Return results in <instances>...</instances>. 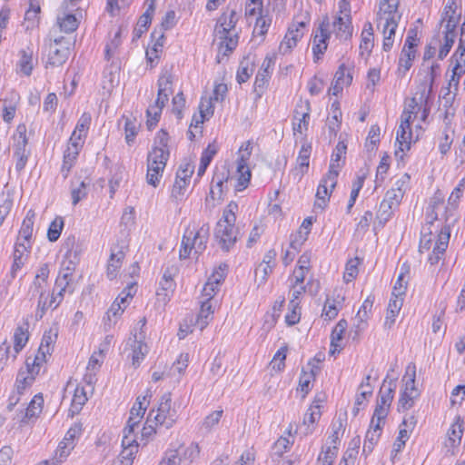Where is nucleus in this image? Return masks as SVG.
<instances>
[{
	"label": "nucleus",
	"instance_id": "nucleus-43",
	"mask_svg": "<svg viewBox=\"0 0 465 465\" xmlns=\"http://www.w3.org/2000/svg\"><path fill=\"white\" fill-rule=\"evenodd\" d=\"M84 145L68 140L66 148L63 155L61 173L64 178H67L72 168L75 165L80 151Z\"/></svg>",
	"mask_w": 465,
	"mask_h": 465
},
{
	"label": "nucleus",
	"instance_id": "nucleus-46",
	"mask_svg": "<svg viewBox=\"0 0 465 465\" xmlns=\"http://www.w3.org/2000/svg\"><path fill=\"white\" fill-rule=\"evenodd\" d=\"M123 450L120 454L123 465H132L139 450V444L134 434L124 431Z\"/></svg>",
	"mask_w": 465,
	"mask_h": 465
},
{
	"label": "nucleus",
	"instance_id": "nucleus-24",
	"mask_svg": "<svg viewBox=\"0 0 465 465\" xmlns=\"http://www.w3.org/2000/svg\"><path fill=\"white\" fill-rule=\"evenodd\" d=\"M338 177L326 173L320 180L315 193L313 206L315 209L324 210L329 205L331 197L337 186Z\"/></svg>",
	"mask_w": 465,
	"mask_h": 465
},
{
	"label": "nucleus",
	"instance_id": "nucleus-12",
	"mask_svg": "<svg viewBox=\"0 0 465 465\" xmlns=\"http://www.w3.org/2000/svg\"><path fill=\"white\" fill-rule=\"evenodd\" d=\"M169 157V149L152 147L148 152L145 180L149 185L153 188L160 185Z\"/></svg>",
	"mask_w": 465,
	"mask_h": 465
},
{
	"label": "nucleus",
	"instance_id": "nucleus-33",
	"mask_svg": "<svg viewBox=\"0 0 465 465\" xmlns=\"http://www.w3.org/2000/svg\"><path fill=\"white\" fill-rule=\"evenodd\" d=\"M274 64L275 57L273 55H266L262 61L260 71L256 74L253 84V89L258 97H261L266 90L274 68Z\"/></svg>",
	"mask_w": 465,
	"mask_h": 465
},
{
	"label": "nucleus",
	"instance_id": "nucleus-48",
	"mask_svg": "<svg viewBox=\"0 0 465 465\" xmlns=\"http://www.w3.org/2000/svg\"><path fill=\"white\" fill-rule=\"evenodd\" d=\"M411 274V264L404 262L400 269V273L394 283L391 298L401 299L404 301L406 295L408 282Z\"/></svg>",
	"mask_w": 465,
	"mask_h": 465
},
{
	"label": "nucleus",
	"instance_id": "nucleus-18",
	"mask_svg": "<svg viewBox=\"0 0 465 465\" xmlns=\"http://www.w3.org/2000/svg\"><path fill=\"white\" fill-rule=\"evenodd\" d=\"M153 398L151 389H146L143 394L138 395L130 410V415L124 431L134 434V430L139 427L143 420L145 411Z\"/></svg>",
	"mask_w": 465,
	"mask_h": 465
},
{
	"label": "nucleus",
	"instance_id": "nucleus-55",
	"mask_svg": "<svg viewBox=\"0 0 465 465\" xmlns=\"http://www.w3.org/2000/svg\"><path fill=\"white\" fill-rule=\"evenodd\" d=\"M30 338L29 322L26 321L23 324L15 327L12 341H13V351L19 354L25 347L27 345Z\"/></svg>",
	"mask_w": 465,
	"mask_h": 465
},
{
	"label": "nucleus",
	"instance_id": "nucleus-61",
	"mask_svg": "<svg viewBox=\"0 0 465 465\" xmlns=\"http://www.w3.org/2000/svg\"><path fill=\"white\" fill-rule=\"evenodd\" d=\"M363 264V258L355 256L347 260L344 271L342 273V279L345 283L354 282L360 272V267Z\"/></svg>",
	"mask_w": 465,
	"mask_h": 465
},
{
	"label": "nucleus",
	"instance_id": "nucleus-44",
	"mask_svg": "<svg viewBox=\"0 0 465 465\" xmlns=\"http://www.w3.org/2000/svg\"><path fill=\"white\" fill-rule=\"evenodd\" d=\"M348 328V322L341 319L333 327L331 332V342L329 354L336 357L343 350L342 340Z\"/></svg>",
	"mask_w": 465,
	"mask_h": 465
},
{
	"label": "nucleus",
	"instance_id": "nucleus-63",
	"mask_svg": "<svg viewBox=\"0 0 465 465\" xmlns=\"http://www.w3.org/2000/svg\"><path fill=\"white\" fill-rule=\"evenodd\" d=\"M403 302L404 301L401 299L390 298L383 323L385 328L391 329L395 324L396 319L402 308Z\"/></svg>",
	"mask_w": 465,
	"mask_h": 465
},
{
	"label": "nucleus",
	"instance_id": "nucleus-7",
	"mask_svg": "<svg viewBox=\"0 0 465 465\" xmlns=\"http://www.w3.org/2000/svg\"><path fill=\"white\" fill-rule=\"evenodd\" d=\"M311 20L310 13L302 9L292 16L280 42V53L283 54H290L298 46L309 29Z\"/></svg>",
	"mask_w": 465,
	"mask_h": 465
},
{
	"label": "nucleus",
	"instance_id": "nucleus-45",
	"mask_svg": "<svg viewBox=\"0 0 465 465\" xmlns=\"http://www.w3.org/2000/svg\"><path fill=\"white\" fill-rule=\"evenodd\" d=\"M238 21L239 16L235 10L231 9L223 12L216 21L213 34L238 32L236 29Z\"/></svg>",
	"mask_w": 465,
	"mask_h": 465
},
{
	"label": "nucleus",
	"instance_id": "nucleus-64",
	"mask_svg": "<svg viewBox=\"0 0 465 465\" xmlns=\"http://www.w3.org/2000/svg\"><path fill=\"white\" fill-rule=\"evenodd\" d=\"M35 215V210L29 209L26 212L19 229V235L28 243L31 242L33 237Z\"/></svg>",
	"mask_w": 465,
	"mask_h": 465
},
{
	"label": "nucleus",
	"instance_id": "nucleus-37",
	"mask_svg": "<svg viewBox=\"0 0 465 465\" xmlns=\"http://www.w3.org/2000/svg\"><path fill=\"white\" fill-rule=\"evenodd\" d=\"M348 424L347 411H340L333 418L331 424V433L328 437L330 441L329 447H336L339 450L341 440L344 435Z\"/></svg>",
	"mask_w": 465,
	"mask_h": 465
},
{
	"label": "nucleus",
	"instance_id": "nucleus-10",
	"mask_svg": "<svg viewBox=\"0 0 465 465\" xmlns=\"http://www.w3.org/2000/svg\"><path fill=\"white\" fill-rule=\"evenodd\" d=\"M312 254L310 250L304 251L297 259L296 263L288 276L290 295L303 297L307 292L306 279L312 273Z\"/></svg>",
	"mask_w": 465,
	"mask_h": 465
},
{
	"label": "nucleus",
	"instance_id": "nucleus-25",
	"mask_svg": "<svg viewBox=\"0 0 465 465\" xmlns=\"http://www.w3.org/2000/svg\"><path fill=\"white\" fill-rule=\"evenodd\" d=\"M70 55L69 44L63 38L50 41L47 46L45 68H54L63 65Z\"/></svg>",
	"mask_w": 465,
	"mask_h": 465
},
{
	"label": "nucleus",
	"instance_id": "nucleus-30",
	"mask_svg": "<svg viewBox=\"0 0 465 465\" xmlns=\"http://www.w3.org/2000/svg\"><path fill=\"white\" fill-rule=\"evenodd\" d=\"M464 431V419L457 415L450 424L444 440V449L450 455L456 454L460 446Z\"/></svg>",
	"mask_w": 465,
	"mask_h": 465
},
{
	"label": "nucleus",
	"instance_id": "nucleus-52",
	"mask_svg": "<svg viewBox=\"0 0 465 465\" xmlns=\"http://www.w3.org/2000/svg\"><path fill=\"white\" fill-rule=\"evenodd\" d=\"M149 352V347L143 340H134L130 344V352L128 358L134 369L141 366Z\"/></svg>",
	"mask_w": 465,
	"mask_h": 465
},
{
	"label": "nucleus",
	"instance_id": "nucleus-22",
	"mask_svg": "<svg viewBox=\"0 0 465 465\" xmlns=\"http://www.w3.org/2000/svg\"><path fill=\"white\" fill-rule=\"evenodd\" d=\"M193 172L194 164L193 162H186L179 166L171 190V197L176 202L183 201L185 198Z\"/></svg>",
	"mask_w": 465,
	"mask_h": 465
},
{
	"label": "nucleus",
	"instance_id": "nucleus-49",
	"mask_svg": "<svg viewBox=\"0 0 465 465\" xmlns=\"http://www.w3.org/2000/svg\"><path fill=\"white\" fill-rule=\"evenodd\" d=\"M302 297H295L291 295L288 306L284 314V323L288 327L297 325L302 320V307L301 299Z\"/></svg>",
	"mask_w": 465,
	"mask_h": 465
},
{
	"label": "nucleus",
	"instance_id": "nucleus-5",
	"mask_svg": "<svg viewBox=\"0 0 465 465\" xmlns=\"http://www.w3.org/2000/svg\"><path fill=\"white\" fill-rule=\"evenodd\" d=\"M176 420V411L172 408V399L169 393L163 394L157 406L153 408L147 416L142 429V438L148 440L156 433L158 426L172 427Z\"/></svg>",
	"mask_w": 465,
	"mask_h": 465
},
{
	"label": "nucleus",
	"instance_id": "nucleus-58",
	"mask_svg": "<svg viewBox=\"0 0 465 465\" xmlns=\"http://www.w3.org/2000/svg\"><path fill=\"white\" fill-rule=\"evenodd\" d=\"M88 398L84 388L79 384L74 387L68 415L73 418L77 415L86 403Z\"/></svg>",
	"mask_w": 465,
	"mask_h": 465
},
{
	"label": "nucleus",
	"instance_id": "nucleus-53",
	"mask_svg": "<svg viewBox=\"0 0 465 465\" xmlns=\"http://www.w3.org/2000/svg\"><path fill=\"white\" fill-rule=\"evenodd\" d=\"M219 149L220 146L215 140L209 143L203 149L201 153L200 163L197 168V179H201L203 176L213 157L218 153Z\"/></svg>",
	"mask_w": 465,
	"mask_h": 465
},
{
	"label": "nucleus",
	"instance_id": "nucleus-15",
	"mask_svg": "<svg viewBox=\"0 0 465 465\" xmlns=\"http://www.w3.org/2000/svg\"><path fill=\"white\" fill-rule=\"evenodd\" d=\"M417 368L414 362L406 366L402 378L403 389L398 401V411H408L414 406L415 401L420 397V391L415 385Z\"/></svg>",
	"mask_w": 465,
	"mask_h": 465
},
{
	"label": "nucleus",
	"instance_id": "nucleus-34",
	"mask_svg": "<svg viewBox=\"0 0 465 465\" xmlns=\"http://www.w3.org/2000/svg\"><path fill=\"white\" fill-rule=\"evenodd\" d=\"M460 17L461 0H447L440 15V23L445 29L456 30Z\"/></svg>",
	"mask_w": 465,
	"mask_h": 465
},
{
	"label": "nucleus",
	"instance_id": "nucleus-9",
	"mask_svg": "<svg viewBox=\"0 0 465 465\" xmlns=\"http://www.w3.org/2000/svg\"><path fill=\"white\" fill-rule=\"evenodd\" d=\"M450 236V231L446 227L436 232L423 230L420 239L419 252L420 253L431 252L428 262L431 265L437 264L448 247Z\"/></svg>",
	"mask_w": 465,
	"mask_h": 465
},
{
	"label": "nucleus",
	"instance_id": "nucleus-29",
	"mask_svg": "<svg viewBox=\"0 0 465 465\" xmlns=\"http://www.w3.org/2000/svg\"><path fill=\"white\" fill-rule=\"evenodd\" d=\"M16 56V74L26 77L31 76L38 63L37 55L35 54L34 48L31 45L23 47L18 50Z\"/></svg>",
	"mask_w": 465,
	"mask_h": 465
},
{
	"label": "nucleus",
	"instance_id": "nucleus-26",
	"mask_svg": "<svg viewBox=\"0 0 465 465\" xmlns=\"http://www.w3.org/2000/svg\"><path fill=\"white\" fill-rule=\"evenodd\" d=\"M239 32L213 34V43H215L217 49V63H222L235 51L239 44Z\"/></svg>",
	"mask_w": 465,
	"mask_h": 465
},
{
	"label": "nucleus",
	"instance_id": "nucleus-4",
	"mask_svg": "<svg viewBox=\"0 0 465 465\" xmlns=\"http://www.w3.org/2000/svg\"><path fill=\"white\" fill-rule=\"evenodd\" d=\"M210 235L208 223L201 220H193L189 223L182 237L179 249V257L187 259L194 255L202 254L207 246Z\"/></svg>",
	"mask_w": 465,
	"mask_h": 465
},
{
	"label": "nucleus",
	"instance_id": "nucleus-40",
	"mask_svg": "<svg viewBox=\"0 0 465 465\" xmlns=\"http://www.w3.org/2000/svg\"><path fill=\"white\" fill-rule=\"evenodd\" d=\"M126 248L124 245L120 246L119 243L112 247L106 264V277L109 280H114L118 276L125 257Z\"/></svg>",
	"mask_w": 465,
	"mask_h": 465
},
{
	"label": "nucleus",
	"instance_id": "nucleus-38",
	"mask_svg": "<svg viewBox=\"0 0 465 465\" xmlns=\"http://www.w3.org/2000/svg\"><path fill=\"white\" fill-rule=\"evenodd\" d=\"M347 134L341 136L331 155V161L326 173L339 176L341 170L345 164L347 153Z\"/></svg>",
	"mask_w": 465,
	"mask_h": 465
},
{
	"label": "nucleus",
	"instance_id": "nucleus-54",
	"mask_svg": "<svg viewBox=\"0 0 465 465\" xmlns=\"http://www.w3.org/2000/svg\"><path fill=\"white\" fill-rule=\"evenodd\" d=\"M124 123L123 130L124 141L129 146H133L140 131V124L136 117L133 115L123 114L120 119Z\"/></svg>",
	"mask_w": 465,
	"mask_h": 465
},
{
	"label": "nucleus",
	"instance_id": "nucleus-56",
	"mask_svg": "<svg viewBox=\"0 0 465 465\" xmlns=\"http://www.w3.org/2000/svg\"><path fill=\"white\" fill-rule=\"evenodd\" d=\"M164 45V36L161 35L157 39H153L146 49V59L151 67L155 66L161 58Z\"/></svg>",
	"mask_w": 465,
	"mask_h": 465
},
{
	"label": "nucleus",
	"instance_id": "nucleus-14",
	"mask_svg": "<svg viewBox=\"0 0 465 465\" xmlns=\"http://www.w3.org/2000/svg\"><path fill=\"white\" fill-rule=\"evenodd\" d=\"M420 37L416 29H410L405 38L404 45L401 50L396 74L399 77H404L413 65V62L418 54Z\"/></svg>",
	"mask_w": 465,
	"mask_h": 465
},
{
	"label": "nucleus",
	"instance_id": "nucleus-11",
	"mask_svg": "<svg viewBox=\"0 0 465 465\" xmlns=\"http://www.w3.org/2000/svg\"><path fill=\"white\" fill-rule=\"evenodd\" d=\"M424 130L419 129L418 132L411 124L405 125L404 123L400 122L394 142V157L398 163H405L412 145L420 140Z\"/></svg>",
	"mask_w": 465,
	"mask_h": 465
},
{
	"label": "nucleus",
	"instance_id": "nucleus-36",
	"mask_svg": "<svg viewBox=\"0 0 465 465\" xmlns=\"http://www.w3.org/2000/svg\"><path fill=\"white\" fill-rule=\"evenodd\" d=\"M342 124V112L341 101L335 98L330 104L328 114L325 120V126L330 138H334L340 132Z\"/></svg>",
	"mask_w": 465,
	"mask_h": 465
},
{
	"label": "nucleus",
	"instance_id": "nucleus-23",
	"mask_svg": "<svg viewBox=\"0 0 465 465\" xmlns=\"http://www.w3.org/2000/svg\"><path fill=\"white\" fill-rule=\"evenodd\" d=\"M228 94V84L224 76L213 82V88L209 96H202L198 109L204 112L206 116H213L214 114L215 104L224 101Z\"/></svg>",
	"mask_w": 465,
	"mask_h": 465
},
{
	"label": "nucleus",
	"instance_id": "nucleus-21",
	"mask_svg": "<svg viewBox=\"0 0 465 465\" xmlns=\"http://www.w3.org/2000/svg\"><path fill=\"white\" fill-rule=\"evenodd\" d=\"M312 106L308 100L302 101L296 104L293 117L292 120V130L294 136H301L307 140V133L309 131L311 121Z\"/></svg>",
	"mask_w": 465,
	"mask_h": 465
},
{
	"label": "nucleus",
	"instance_id": "nucleus-47",
	"mask_svg": "<svg viewBox=\"0 0 465 465\" xmlns=\"http://www.w3.org/2000/svg\"><path fill=\"white\" fill-rule=\"evenodd\" d=\"M92 124V115L89 112H84L70 135L69 140L84 145Z\"/></svg>",
	"mask_w": 465,
	"mask_h": 465
},
{
	"label": "nucleus",
	"instance_id": "nucleus-2",
	"mask_svg": "<svg viewBox=\"0 0 465 465\" xmlns=\"http://www.w3.org/2000/svg\"><path fill=\"white\" fill-rule=\"evenodd\" d=\"M394 393L395 390L391 387H381L379 391L373 413L364 436L362 454L365 456H369L373 451L381 437L394 399Z\"/></svg>",
	"mask_w": 465,
	"mask_h": 465
},
{
	"label": "nucleus",
	"instance_id": "nucleus-20",
	"mask_svg": "<svg viewBox=\"0 0 465 465\" xmlns=\"http://www.w3.org/2000/svg\"><path fill=\"white\" fill-rule=\"evenodd\" d=\"M327 401V396L324 392H318L314 395L313 400L309 405L306 412L303 415L302 426L304 428V434H312L320 421L322 411Z\"/></svg>",
	"mask_w": 465,
	"mask_h": 465
},
{
	"label": "nucleus",
	"instance_id": "nucleus-50",
	"mask_svg": "<svg viewBox=\"0 0 465 465\" xmlns=\"http://www.w3.org/2000/svg\"><path fill=\"white\" fill-rule=\"evenodd\" d=\"M30 246L26 247L22 243H15L12 253V264L10 267V276L15 279L18 272L24 267L28 258Z\"/></svg>",
	"mask_w": 465,
	"mask_h": 465
},
{
	"label": "nucleus",
	"instance_id": "nucleus-19",
	"mask_svg": "<svg viewBox=\"0 0 465 465\" xmlns=\"http://www.w3.org/2000/svg\"><path fill=\"white\" fill-rule=\"evenodd\" d=\"M346 301V290L341 286H337L326 295L321 318L327 322L335 320L343 308Z\"/></svg>",
	"mask_w": 465,
	"mask_h": 465
},
{
	"label": "nucleus",
	"instance_id": "nucleus-17",
	"mask_svg": "<svg viewBox=\"0 0 465 465\" xmlns=\"http://www.w3.org/2000/svg\"><path fill=\"white\" fill-rule=\"evenodd\" d=\"M355 64L353 61H344L337 67L331 86L327 91L328 95L339 99L344 89L349 88L354 80Z\"/></svg>",
	"mask_w": 465,
	"mask_h": 465
},
{
	"label": "nucleus",
	"instance_id": "nucleus-41",
	"mask_svg": "<svg viewBox=\"0 0 465 465\" xmlns=\"http://www.w3.org/2000/svg\"><path fill=\"white\" fill-rule=\"evenodd\" d=\"M157 96L153 104L163 109L173 92V76L171 74L165 73L161 74L157 81Z\"/></svg>",
	"mask_w": 465,
	"mask_h": 465
},
{
	"label": "nucleus",
	"instance_id": "nucleus-6",
	"mask_svg": "<svg viewBox=\"0 0 465 465\" xmlns=\"http://www.w3.org/2000/svg\"><path fill=\"white\" fill-rule=\"evenodd\" d=\"M238 209L237 203L230 202L223 210L222 216L215 225L214 237L225 251H229L237 242L238 229L235 223Z\"/></svg>",
	"mask_w": 465,
	"mask_h": 465
},
{
	"label": "nucleus",
	"instance_id": "nucleus-8",
	"mask_svg": "<svg viewBox=\"0 0 465 465\" xmlns=\"http://www.w3.org/2000/svg\"><path fill=\"white\" fill-rule=\"evenodd\" d=\"M122 45V28L118 26L113 36L108 39L104 45V59L106 61L104 77L109 78L111 87L118 84L120 73L123 66V59L120 57Z\"/></svg>",
	"mask_w": 465,
	"mask_h": 465
},
{
	"label": "nucleus",
	"instance_id": "nucleus-59",
	"mask_svg": "<svg viewBox=\"0 0 465 465\" xmlns=\"http://www.w3.org/2000/svg\"><path fill=\"white\" fill-rule=\"evenodd\" d=\"M214 310L212 302L201 301L200 310L196 316L195 324L203 331L213 320Z\"/></svg>",
	"mask_w": 465,
	"mask_h": 465
},
{
	"label": "nucleus",
	"instance_id": "nucleus-57",
	"mask_svg": "<svg viewBox=\"0 0 465 465\" xmlns=\"http://www.w3.org/2000/svg\"><path fill=\"white\" fill-rule=\"evenodd\" d=\"M59 333V326L54 323L44 331L38 349L45 351L46 354H53Z\"/></svg>",
	"mask_w": 465,
	"mask_h": 465
},
{
	"label": "nucleus",
	"instance_id": "nucleus-62",
	"mask_svg": "<svg viewBox=\"0 0 465 465\" xmlns=\"http://www.w3.org/2000/svg\"><path fill=\"white\" fill-rule=\"evenodd\" d=\"M175 272L173 269H166L160 281V287L157 291L158 296H163L164 298L169 297L175 289L174 282Z\"/></svg>",
	"mask_w": 465,
	"mask_h": 465
},
{
	"label": "nucleus",
	"instance_id": "nucleus-51",
	"mask_svg": "<svg viewBox=\"0 0 465 465\" xmlns=\"http://www.w3.org/2000/svg\"><path fill=\"white\" fill-rule=\"evenodd\" d=\"M252 171L249 166L235 165V171L231 176L233 181L235 193H241L248 188L251 183Z\"/></svg>",
	"mask_w": 465,
	"mask_h": 465
},
{
	"label": "nucleus",
	"instance_id": "nucleus-28",
	"mask_svg": "<svg viewBox=\"0 0 465 465\" xmlns=\"http://www.w3.org/2000/svg\"><path fill=\"white\" fill-rule=\"evenodd\" d=\"M276 265L277 252L274 248H270L264 252L262 261L257 264L254 270L255 282H258L259 286L267 282Z\"/></svg>",
	"mask_w": 465,
	"mask_h": 465
},
{
	"label": "nucleus",
	"instance_id": "nucleus-39",
	"mask_svg": "<svg viewBox=\"0 0 465 465\" xmlns=\"http://www.w3.org/2000/svg\"><path fill=\"white\" fill-rule=\"evenodd\" d=\"M373 394V386L371 384V376L367 375L358 387L355 395L352 415L356 417L361 411L364 410Z\"/></svg>",
	"mask_w": 465,
	"mask_h": 465
},
{
	"label": "nucleus",
	"instance_id": "nucleus-42",
	"mask_svg": "<svg viewBox=\"0 0 465 465\" xmlns=\"http://www.w3.org/2000/svg\"><path fill=\"white\" fill-rule=\"evenodd\" d=\"M39 374L33 373L30 369H26L25 372H20L15 380V393L10 396L9 398V406L13 407L17 404L20 401V395L24 393V391L30 388L36 377Z\"/></svg>",
	"mask_w": 465,
	"mask_h": 465
},
{
	"label": "nucleus",
	"instance_id": "nucleus-3",
	"mask_svg": "<svg viewBox=\"0 0 465 465\" xmlns=\"http://www.w3.org/2000/svg\"><path fill=\"white\" fill-rule=\"evenodd\" d=\"M401 0H379L374 22L382 36V50L390 52L394 45L396 32L402 18Z\"/></svg>",
	"mask_w": 465,
	"mask_h": 465
},
{
	"label": "nucleus",
	"instance_id": "nucleus-1",
	"mask_svg": "<svg viewBox=\"0 0 465 465\" xmlns=\"http://www.w3.org/2000/svg\"><path fill=\"white\" fill-rule=\"evenodd\" d=\"M440 65L433 64L429 67L421 69L418 73L415 92L410 98H406L401 112L409 113L424 119H428L430 105L432 85L439 74Z\"/></svg>",
	"mask_w": 465,
	"mask_h": 465
},
{
	"label": "nucleus",
	"instance_id": "nucleus-60",
	"mask_svg": "<svg viewBox=\"0 0 465 465\" xmlns=\"http://www.w3.org/2000/svg\"><path fill=\"white\" fill-rule=\"evenodd\" d=\"M42 2L43 0H29V5L25 10L24 17V21L27 24V28H34L39 25Z\"/></svg>",
	"mask_w": 465,
	"mask_h": 465
},
{
	"label": "nucleus",
	"instance_id": "nucleus-35",
	"mask_svg": "<svg viewBox=\"0 0 465 465\" xmlns=\"http://www.w3.org/2000/svg\"><path fill=\"white\" fill-rule=\"evenodd\" d=\"M375 45L374 27L371 21L364 22L360 34L359 55L368 60Z\"/></svg>",
	"mask_w": 465,
	"mask_h": 465
},
{
	"label": "nucleus",
	"instance_id": "nucleus-13",
	"mask_svg": "<svg viewBox=\"0 0 465 465\" xmlns=\"http://www.w3.org/2000/svg\"><path fill=\"white\" fill-rule=\"evenodd\" d=\"M200 446L197 442H191L184 446L181 441L175 445L171 444L163 452L157 465H180L182 461L193 462L200 455Z\"/></svg>",
	"mask_w": 465,
	"mask_h": 465
},
{
	"label": "nucleus",
	"instance_id": "nucleus-31",
	"mask_svg": "<svg viewBox=\"0 0 465 465\" xmlns=\"http://www.w3.org/2000/svg\"><path fill=\"white\" fill-rule=\"evenodd\" d=\"M327 22V30L334 37V39L340 42H346L351 40L353 36L354 27L353 22L345 21L332 17L331 21L328 16H324L321 23Z\"/></svg>",
	"mask_w": 465,
	"mask_h": 465
},
{
	"label": "nucleus",
	"instance_id": "nucleus-16",
	"mask_svg": "<svg viewBox=\"0 0 465 465\" xmlns=\"http://www.w3.org/2000/svg\"><path fill=\"white\" fill-rule=\"evenodd\" d=\"M113 341L114 336L106 335L99 343L98 349L93 351L89 357L84 374V381L87 384L92 385L97 381V375L104 364L106 354L112 347Z\"/></svg>",
	"mask_w": 465,
	"mask_h": 465
},
{
	"label": "nucleus",
	"instance_id": "nucleus-32",
	"mask_svg": "<svg viewBox=\"0 0 465 465\" xmlns=\"http://www.w3.org/2000/svg\"><path fill=\"white\" fill-rule=\"evenodd\" d=\"M312 152V145L311 142H308L307 140H304L301 147L299 149L296 160H295V165L291 170V173L294 177V179H297L298 181H301V179L309 172L310 168V162H311V155Z\"/></svg>",
	"mask_w": 465,
	"mask_h": 465
},
{
	"label": "nucleus",
	"instance_id": "nucleus-27",
	"mask_svg": "<svg viewBox=\"0 0 465 465\" xmlns=\"http://www.w3.org/2000/svg\"><path fill=\"white\" fill-rule=\"evenodd\" d=\"M328 24L320 23L312 34V54L314 63L322 60L328 50L329 41L332 36L327 30Z\"/></svg>",
	"mask_w": 465,
	"mask_h": 465
}]
</instances>
